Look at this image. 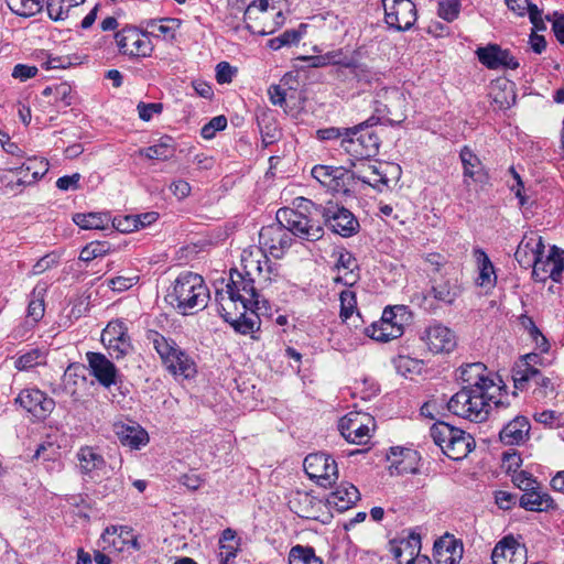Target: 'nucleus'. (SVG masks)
Instances as JSON below:
<instances>
[{
    "label": "nucleus",
    "instance_id": "obj_1",
    "mask_svg": "<svg viewBox=\"0 0 564 564\" xmlns=\"http://www.w3.org/2000/svg\"><path fill=\"white\" fill-rule=\"evenodd\" d=\"M166 299L182 315H192L207 306L209 290L199 274L186 271L175 279Z\"/></svg>",
    "mask_w": 564,
    "mask_h": 564
},
{
    "label": "nucleus",
    "instance_id": "obj_2",
    "mask_svg": "<svg viewBox=\"0 0 564 564\" xmlns=\"http://www.w3.org/2000/svg\"><path fill=\"white\" fill-rule=\"evenodd\" d=\"M449 412L459 417L473 421L484 422L491 411L499 414L500 411L509 409V404L501 400L494 401V395L489 391L478 389H460L447 402Z\"/></svg>",
    "mask_w": 564,
    "mask_h": 564
},
{
    "label": "nucleus",
    "instance_id": "obj_3",
    "mask_svg": "<svg viewBox=\"0 0 564 564\" xmlns=\"http://www.w3.org/2000/svg\"><path fill=\"white\" fill-rule=\"evenodd\" d=\"M286 0H254L245 10L246 29L258 35L274 33L285 23Z\"/></svg>",
    "mask_w": 564,
    "mask_h": 564
},
{
    "label": "nucleus",
    "instance_id": "obj_4",
    "mask_svg": "<svg viewBox=\"0 0 564 564\" xmlns=\"http://www.w3.org/2000/svg\"><path fill=\"white\" fill-rule=\"evenodd\" d=\"M299 207L311 215H321L324 223L341 237H351L359 229V221L355 215L344 206L328 202L326 205H317L304 197L296 198Z\"/></svg>",
    "mask_w": 564,
    "mask_h": 564
},
{
    "label": "nucleus",
    "instance_id": "obj_5",
    "mask_svg": "<svg viewBox=\"0 0 564 564\" xmlns=\"http://www.w3.org/2000/svg\"><path fill=\"white\" fill-rule=\"evenodd\" d=\"M254 283V278L240 274L239 270H231L226 291H221L225 294L224 303L226 305H234L236 310H238L237 303H239L245 308L254 307L261 310L264 307V311H270L269 302L261 297Z\"/></svg>",
    "mask_w": 564,
    "mask_h": 564
},
{
    "label": "nucleus",
    "instance_id": "obj_6",
    "mask_svg": "<svg viewBox=\"0 0 564 564\" xmlns=\"http://www.w3.org/2000/svg\"><path fill=\"white\" fill-rule=\"evenodd\" d=\"M148 338L153 343L167 370L174 376L189 378L195 375V364L174 340L165 338L158 332L151 330Z\"/></svg>",
    "mask_w": 564,
    "mask_h": 564
},
{
    "label": "nucleus",
    "instance_id": "obj_7",
    "mask_svg": "<svg viewBox=\"0 0 564 564\" xmlns=\"http://www.w3.org/2000/svg\"><path fill=\"white\" fill-rule=\"evenodd\" d=\"M410 318L411 313L404 305L386 307L381 318L365 328V334L377 341H390L403 335L404 326Z\"/></svg>",
    "mask_w": 564,
    "mask_h": 564
},
{
    "label": "nucleus",
    "instance_id": "obj_8",
    "mask_svg": "<svg viewBox=\"0 0 564 564\" xmlns=\"http://www.w3.org/2000/svg\"><path fill=\"white\" fill-rule=\"evenodd\" d=\"M321 215H311L297 206V209L280 208L276 220L283 224L292 236L307 241H316L323 237L324 229L315 219Z\"/></svg>",
    "mask_w": 564,
    "mask_h": 564
},
{
    "label": "nucleus",
    "instance_id": "obj_9",
    "mask_svg": "<svg viewBox=\"0 0 564 564\" xmlns=\"http://www.w3.org/2000/svg\"><path fill=\"white\" fill-rule=\"evenodd\" d=\"M369 121H375V118H369L349 128L354 133H349L348 138L346 137L340 142V148L357 160L362 161L364 159L375 156L379 151L380 139L377 133L370 129L372 126Z\"/></svg>",
    "mask_w": 564,
    "mask_h": 564
},
{
    "label": "nucleus",
    "instance_id": "obj_10",
    "mask_svg": "<svg viewBox=\"0 0 564 564\" xmlns=\"http://www.w3.org/2000/svg\"><path fill=\"white\" fill-rule=\"evenodd\" d=\"M215 300L217 302V311L221 315V317L229 323L236 332L247 335L253 334L256 330L260 328V315H268L270 311H264V307L261 310L251 307L245 308L240 306V311L237 314H232L230 312L234 305H226L224 303L225 294L223 292L216 291Z\"/></svg>",
    "mask_w": 564,
    "mask_h": 564
},
{
    "label": "nucleus",
    "instance_id": "obj_11",
    "mask_svg": "<svg viewBox=\"0 0 564 564\" xmlns=\"http://www.w3.org/2000/svg\"><path fill=\"white\" fill-rule=\"evenodd\" d=\"M544 249L545 246L542 237L531 231L523 236L514 252V258L522 268H532V278L534 280L544 279L540 276V270H544L541 262Z\"/></svg>",
    "mask_w": 564,
    "mask_h": 564
},
{
    "label": "nucleus",
    "instance_id": "obj_12",
    "mask_svg": "<svg viewBox=\"0 0 564 564\" xmlns=\"http://www.w3.org/2000/svg\"><path fill=\"white\" fill-rule=\"evenodd\" d=\"M242 270L240 274L258 278L259 284L269 285L279 275L276 263L272 262L264 252L258 250L257 252L243 251L242 254Z\"/></svg>",
    "mask_w": 564,
    "mask_h": 564
},
{
    "label": "nucleus",
    "instance_id": "obj_13",
    "mask_svg": "<svg viewBox=\"0 0 564 564\" xmlns=\"http://www.w3.org/2000/svg\"><path fill=\"white\" fill-rule=\"evenodd\" d=\"M303 467L305 474L324 488L332 486L338 477L336 462L324 453L307 455L304 459Z\"/></svg>",
    "mask_w": 564,
    "mask_h": 564
},
{
    "label": "nucleus",
    "instance_id": "obj_14",
    "mask_svg": "<svg viewBox=\"0 0 564 564\" xmlns=\"http://www.w3.org/2000/svg\"><path fill=\"white\" fill-rule=\"evenodd\" d=\"M384 22L397 31L410 30L416 19V7L411 0H381Z\"/></svg>",
    "mask_w": 564,
    "mask_h": 564
},
{
    "label": "nucleus",
    "instance_id": "obj_15",
    "mask_svg": "<svg viewBox=\"0 0 564 564\" xmlns=\"http://www.w3.org/2000/svg\"><path fill=\"white\" fill-rule=\"evenodd\" d=\"M373 417L364 412H349L340 419L338 429L344 438L352 444H367L371 437Z\"/></svg>",
    "mask_w": 564,
    "mask_h": 564
},
{
    "label": "nucleus",
    "instance_id": "obj_16",
    "mask_svg": "<svg viewBox=\"0 0 564 564\" xmlns=\"http://www.w3.org/2000/svg\"><path fill=\"white\" fill-rule=\"evenodd\" d=\"M260 251L269 252L273 258L280 259L292 245V237L289 230L275 221L262 227L259 232Z\"/></svg>",
    "mask_w": 564,
    "mask_h": 564
},
{
    "label": "nucleus",
    "instance_id": "obj_17",
    "mask_svg": "<svg viewBox=\"0 0 564 564\" xmlns=\"http://www.w3.org/2000/svg\"><path fill=\"white\" fill-rule=\"evenodd\" d=\"M120 53L131 57L149 56L153 50L150 37L135 28H124L116 33Z\"/></svg>",
    "mask_w": 564,
    "mask_h": 564
},
{
    "label": "nucleus",
    "instance_id": "obj_18",
    "mask_svg": "<svg viewBox=\"0 0 564 564\" xmlns=\"http://www.w3.org/2000/svg\"><path fill=\"white\" fill-rule=\"evenodd\" d=\"M312 176L329 192H349L350 172L344 166L315 165Z\"/></svg>",
    "mask_w": 564,
    "mask_h": 564
},
{
    "label": "nucleus",
    "instance_id": "obj_19",
    "mask_svg": "<svg viewBox=\"0 0 564 564\" xmlns=\"http://www.w3.org/2000/svg\"><path fill=\"white\" fill-rule=\"evenodd\" d=\"M15 402L40 421L45 420L55 408V401L52 398L34 388L22 390Z\"/></svg>",
    "mask_w": 564,
    "mask_h": 564
},
{
    "label": "nucleus",
    "instance_id": "obj_20",
    "mask_svg": "<svg viewBox=\"0 0 564 564\" xmlns=\"http://www.w3.org/2000/svg\"><path fill=\"white\" fill-rule=\"evenodd\" d=\"M383 101H375V115L370 118H375V121H369L371 126L377 124L379 121L384 120L389 123H399L403 120V112H397L395 107L401 106L404 102L403 96L397 89H384Z\"/></svg>",
    "mask_w": 564,
    "mask_h": 564
},
{
    "label": "nucleus",
    "instance_id": "obj_21",
    "mask_svg": "<svg viewBox=\"0 0 564 564\" xmlns=\"http://www.w3.org/2000/svg\"><path fill=\"white\" fill-rule=\"evenodd\" d=\"M476 55L479 62L489 69H517L518 59L509 50H503L498 44H488L485 47H478Z\"/></svg>",
    "mask_w": 564,
    "mask_h": 564
},
{
    "label": "nucleus",
    "instance_id": "obj_22",
    "mask_svg": "<svg viewBox=\"0 0 564 564\" xmlns=\"http://www.w3.org/2000/svg\"><path fill=\"white\" fill-rule=\"evenodd\" d=\"M327 65L338 66L336 69V76H345L347 70L358 82H369L371 74L365 64L359 63L356 58L348 56L343 50H334L325 53Z\"/></svg>",
    "mask_w": 564,
    "mask_h": 564
},
{
    "label": "nucleus",
    "instance_id": "obj_23",
    "mask_svg": "<svg viewBox=\"0 0 564 564\" xmlns=\"http://www.w3.org/2000/svg\"><path fill=\"white\" fill-rule=\"evenodd\" d=\"M421 338L433 354H448L456 347L455 334L440 323L426 327Z\"/></svg>",
    "mask_w": 564,
    "mask_h": 564
},
{
    "label": "nucleus",
    "instance_id": "obj_24",
    "mask_svg": "<svg viewBox=\"0 0 564 564\" xmlns=\"http://www.w3.org/2000/svg\"><path fill=\"white\" fill-rule=\"evenodd\" d=\"M459 378L464 386L462 389H478L490 391L496 387L494 380L489 377L488 370L482 362L466 364L459 368Z\"/></svg>",
    "mask_w": 564,
    "mask_h": 564
},
{
    "label": "nucleus",
    "instance_id": "obj_25",
    "mask_svg": "<svg viewBox=\"0 0 564 564\" xmlns=\"http://www.w3.org/2000/svg\"><path fill=\"white\" fill-rule=\"evenodd\" d=\"M86 359L90 368V373L101 386L109 388L112 384H117V368L105 355L89 351L86 354Z\"/></svg>",
    "mask_w": 564,
    "mask_h": 564
},
{
    "label": "nucleus",
    "instance_id": "obj_26",
    "mask_svg": "<svg viewBox=\"0 0 564 564\" xmlns=\"http://www.w3.org/2000/svg\"><path fill=\"white\" fill-rule=\"evenodd\" d=\"M525 553L513 538H505L492 550V564H524Z\"/></svg>",
    "mask_w": 564,
    "mask_h": 564
},
{
    "label": "nucleus",
    "instance_id": "obj_27",
    "mask_svg": "<svg viewBox=\"0 0 564 564\" xmlns=\"http://www.w3.org/2000/svg\"><path fill=\"white\" fill-rule=\"evenodd\" d=\"M530 422L525 416L516 415L499 433L505 445H521L529 440Z\"/></svg>",
    "mask_w": 564,
    "mask_h": 564
},
{
    "label": "nucleus",
    "instance_id": "obj_28",
    "mask_svg": "<svg viewBox=\"0 0 564 564\" xmlns=\"http://www.w3.org/2000/svg\"><path fill=\"white\" fill-rule=\"evenodd\" d=\"M541 262L544 270H540V276L544 279L535 281L545 282L551 279L554 282H560L564 271V251L556 246H552L549 254L541 257Z\"/></svg>",
    "mask_w": 564,
    "mask_h": 564
},
{
    "label": "nucleus",
    "instance_id": "obj_29",
    "mask_svg": "<svg viewBox=\"0 0 564 564\" xmlns=\"http://www.w3.org/2000/svg\"><path fill=\"white\" fill-rule=\"evenodd\" d=\"M421 550V538L411 533L406 539L391 542V553L398 564H412Z\"/></svg>",
    "mask_w": 564,
    "mask_h": 564
},
{
    "label": "nucleus",
    "instance_id": "obj_30",
    "mask_svg": "<svg viewBox=\"0 0 564 564\" xmlns=\"http://www.w3.org/2000/svg\"><path fill=\"white\" fill-rule=\"evenodd\" d=\"M459 294H460V288L455 280L432 279L431 280V290L429 291L425 299L427 296H432L434 300H436L440 303H443L445 305H452L455 302V300L459 296Z\"/></svg>",
    "mask_w": 564,
    "mask_h": 564
},
{
    "label": "nucleus",
    "instance_id": "obj_31",
    "mask_svg": "<svg viewBox=\"0 0 564 564\" xmlns=\"http://www.w3.org/2000/svg\"><path fill=\"white\" fill-rule=\"evenodd\" d=\"M433 551L437 564H458L463 556V545L452 539L436 541Z\"/></svg>",
    "mask_w": 564,
    "mask_h": 564
},
{
    "label": "nucleus",
    "instance_id": "obj_32",
    "mask_svg": "<svg viewBox=\"0 0 564 564\" xmlns=\"http://www.w3.org/2000/svg\"><path fill=\"white\" fill-rule=\"evenodd\" d=\"M360 499L358 489L349 482L339 485L327 497V503L343 512L351 508Z\"/></svg>",
    "mask_w": 564,
    "mask_h": 564
},
{
    "label": "nucleus",
    "instance_id": "obj_33",
    "mask_svg": "<svg viewBox=\"0 0 564 564\" xmlns=\"http://www.w3.org/2000/svg\"><path fill=\"white\" fill-rule=\"evenodd\" d=\"M115 433L120 443L130 448L137 449L149 442L148 433L140 425L118 423Z\"/></svg>",
    "mask_w": 564,
    "mask_h": 564
},
{
    "label": "nucleus",
    "instance_id": "obj_34",
    "mask_svg": "<svg viewBox=\"0 0 564 564\" xmlns=\"http://www.w3.org/2000/svg\"><path fill=\"white\" fill-rule=\"evenodd\" d=\"M474 437L458 429V433L452 436L449 445H445L443 453L453 460L465 458L475 448Z\"/></svg>",
    "mask_w": 564,
    "mask_h": 564
},
{
    "label": "nucleus",
    "instance_id": "obj_35",
    "mask_svg": "<svg viewBox=\"0 0 564 564\" xmlns=\"http://www.w3.org/2000/svg\"><path fill=\"white\" fill-rule=\"evenodd\" d=\"M459 158L463 165L464 183L469 185L468 178L475 182H482L486 178V174L482 171V164L479 158L473 152V150L465 145L459 152Z\"/></svg>",
    "mask_w": 564,
    "mask_h": 564
},
{
    "label": "nucleus",
    "instance_id": "obj_36",
    "mask_svg": "<svg viewBox=\"0 0 564 564\" xmlns=\"http://www.w3.org/2000/svg\"><path fill=\"white\" fill-rule=\"evenodd\" d=\"M519 506L528 511L543 512L554 508L552 497L540 489H531L522 494Z\"/></svg>",
    "mask_w": 564,
    "mask_h": 564
},
{
    "label": "nucleus",
    "instance_id": "obj_37",
    "mask_svg": "<svg viewBox=\"0 0 564 564\" xmlns=\"http://www.w3.org/2000/svg\"><path fill=\"white\" fill-rule=\"evenodd\" d=\"M335 267L339 272L344 271V274L335 278V282H340L348 286H352L356 283L358 279V274L355 273V269L358 267L357 260L349 251L340 250L338 252Z\"/></svg>",
    "mask_w": 564,
    "mask_h": 564
},
{
    "label": "nucleus",
    "instance_id": "obj_38",
    "mask_svg": "<svg viewBox=\"0 0 564 564\" xmlns=\"http://www.w3.org/2000/svg\"><path fill=\"white\" fill-rule=\"evenodd\" d=\"M340 301V318L345 323H349L354 327L359 326V322H361V316L357 311V299L354 291L350 289H345L340 292L339 295Z\"/></svg>",
    "mask_w": 564,
    "mask_h": 564
},
{
    "label": "nucleus",
    "instance_id": "obj_39",
    "mask_svg": "<svg viewBox=\"0 0 564 564\" xmlns=\"http://www.w3.org/2000/svg\"><path fill=\"white\" fill-rule=\"evenodd\" d=\"M46 285L45 284H36L31 292L30 301L28 304L26 316L31 319L32 324H37L44 316L45 313V303L44 297L46 294Z\"/></svg>",
    "mask_w": 564,
    "mask_h": 564
},
{
    "label": "nucleus",
    "instance_id": "obj_40",
    "mask_svg": "<svg viewBox=\"0 0 564 564\" xmlns=\"http://www.w3.org/2000/svg\"><path fill=\"white\" fill-rule=\"evenodd\" d=\"M77 459L79 462L80 471L86 475L101 469L106 463L99 452L90 446L80 447L77 452Z\"/></svg>",
    "mask_w": 564,
    "mask_h": 564
},
{
    "label": "nucleus",
    "instance_id": "obj_41",
    "mask_svg": "<svg viewBox=\"0 0 564 564\" xmlns=\"http://www.w3.org/2000/svg\"><path fill=\"white\" fill-rule=\"evenodd\" d=\"M138 154L141 156H145L147 159L150 160L166 161L174 154L172 138L164 137L156 144L148 147L145 149H140L138 151Z\"/></svg>",
    "mask_w": 564,
    "mask_h": 564
},
{
    "label": "nucleus",
    "instance_id": "obj_42",
    "mask_svg": "<svg viewBox=\"0 0 564 564\" xmlns=\"http://www.w3.org/2000/svg\"><path fill=\"white\" fill-rule=\"evenodd\" d=\"M361 170L350 172V180L358 178L362 183L368 184L372 187H377L379 184H388V178L379 172L376 165L361 162Z\"/></svg>",
    "mask_w": 564,
    "mask_h": 564
},
{
    "label": "nucleus",
    "instance_id": "obj_43",
    "mask_svg": "<svg viewBox=\"0 0 564 564\" xmlns=\"http://www.w3.org/2000/svg\"><path fill=\"white\" fill-rule=\"evenodd\" d=\"M475 256L479 267L478 284L480 286H492L497 279L492 262L487 253L480 249L475 251Z\"/></svg>",
    "mask_w": 564,
    "mask_h": 564
},
{
    "label": "nucleus",
    "instance_id": "obj_44",
    "mask_svg": "<svg viewBox=\"0 0 564 564\" xmlns=\"http://www.w3.org/2000/svg\"><path fill=\"white\" fill-rule=\"evenodd\" d=\"M85 0H47L46 10L54 21H64L68 18L72 8L82 4Z\"/></svg>",
    "mask_w": 564,
    "mask_h": 564
},
{
    "label": "nucleus",
    "instance_id": "obj_45",
    "mask_svg": "<svg viewBox=\"0 0 564 564\" xmlns=\"http://www.w3.org/2000/svg\"><path fill=\"white\" fill-rule=\"evenodd\" d=\"M456 433H458L457 427L442 421L434 423L430 430L431 437L434 443L442 448V451L445 449V445L451 444L452 436Z\"/></svg>",
    "mask_w": 564,
    "mask_h": 564
},
{
    "label": "nucleus",
    "instance_id": "obj_46",
    "mask_svg": "<svg viewBox=\"0 0 564 564\" xmlns=\"http://www.w3.org/2000/svg\"><path fill=\"white\" fill-rule=\"evenodd\" d=\"M9 9L17 15L29 18L41 12L44 0H6Z\"/></svg>",
    "mask_w": 564,
    "mask_h": 564
},
{
    "label": "nucleus",
    "instance_id": "obj_47",
    "mask_svg": "<svg viewBox=\"0 0 564 564\" xmlns=\"http://www.w3.org/2000/svg\"><path fill=\"white\" fill-rule=\"evenodd\" d=\"M74 223L82 229H104L109 218L102 213H88V214H75L73 217Z\"/></svg>",
    "mask_w": 564,
    "mask_h": 564
},
{
    "label": "nucleus",
    "instance_id": "obj_48",
    "mask_svg": "<svg viewBox=\"0 0 564 564\" xmlns=\"http://www.w3.org/2000/svg\"><path fill=\"white\" fill-rule=\"evenodd\" d=\"M289 564H322L310 546L295 545L290 550Z\"/></svg>",
    "mask_w": 564,
    "mask_h": 564
},
{
    "label": "nucleus",
    "instance_id": "obj_49",
    "mask_svg": "<svg viewBox=\"0 0 564 564\" xmlns=\"http://www.w3.org/2000/svg\"><path fill=\"white\" fill-rule=\"evenodd\" d=\"M295 508V512L302 518H313V508L316 503L314 497L306 492H296L294 499L291 501Z\"/></svg>",
    "mask_w": 564,
    "mask_h": 564
},
{
    "label": "nucleus",
    "instance_id": "obj_50",
    "mask_svg": "<svg viewBox=\"0 0 564 564\" xmlns=\"http://www.w3.org/2000/svg\"><path fill=\"white\" fill-rule=\"evenodd\" d=\"M42 364H45V354L41 349H32L15 360V368L28 370Z\"/></svg>",
    "mask_w": 564,
    "mask_h": 564
},
{
    "label": "nucleus",
    "instance_id": "obj_51",
    "mask_svg": "<svg viewBox=\"0 0 564 564\" xmlns=\"http://www.w3.org/2000/svg\"><path fill=\"white\" fill-rule=\"evenodd\" d=\"M302 32L299 30H286L281 35L270 39L268 41V46L274 51L284 46H291L292 44L299 43L302 39Z\"/></svg>",
    "mask_w": 564,
    "mask_h": 564
},
{
    "label": "nucleus",
    "instance_id": "obj_52",
    "mask_svg": "<svg viewBox=\"0 0 564 564\" xmlns=\"http://www.w3.org/2000/svg\"><path fill=\"white\" fill-rule=\"evenodd\" d=\"M522 367L513 370L514 388L518 390H523L525 384L538 375V369L533 368L529 362L523 364Z\"/></svg>",
    "mask_w": 564,
    "mask_h": 564
},
{
    "label": "nucleus",
    "instance_id": "obj_53",
    "mask_svg": "<svg viewBox=\"0 0 564 564\" xmlns=\"http://www.w3.org/2000/svg\"><path fill=\"white\" fill-rule=\"evenodd\" d=\"M109 251V246L106 242H90L79 253V260L89 262L97 257H101Z\"/></svg>",
    "mask_w": 564,
    "mask_h": 564
},
{
    "label": "nucleus",
    "instance_id": "obj_54",
    "mask_svg": "<svg viewBox=\"0 0 564 564\" xmlns=\"http://www.w3.org/2000/svg\"><path fill=\"white\" fill-rule=\"evenodd\" d=\"M512 482L524 492L531 489H540V482L528 471L520 470L512 476Z\"/></svg>",
    "mask_w": 564,
    "mask_h": 564
},
{
    "label": "nucleus",
    "instance_id": "obj_55",
    "mask_svg": "<svg viewBox=\"0 0 564 564\" xmlns=\"http://www.w3.org/2000/svg\"><path fill=\"white\" fill-rule=\"evenodd\" d=\"M459 0H441L438 2V15L447 21H454L459 14Z\"/></svg>",
    "mask_w": 564,
    "mask_h": 564
},
{
    "label": "nucleus",
    "instance_id": "obj_56",
    "mask_svg": "<svg viewBox=\"0 0 564 564\" xmlns=\"http://www.w3.org/2000/svg\"><path fill=\"white\" fill-rule=\"evenodd\" d=\"M128 336L126 327L122 323L110 322L101 333V343L107 344Z\"/></svg>",
    "mask_w": 564,
    "mask_h": 564
},
{
    "label": "nucleus",
    "instance_id": "obj_57",
    "mask_svg": "<svg viewBox=\"0 0 564 564\" xmlns=\"http://www.w3.org/2000/svg\"><path fill=\"white\" fill-rule=\"evenodd\" d=\"M104 346L108 349L109 355L115 359L123 358L131 348L129 336L122 337L120 339L117 338L110 344H104Z\"/></svg>",
    "mask_w": 564,
    "mask_h": 564
},
{
    "label": "nucleus",
    "instance_id": "obj_58",
    "mask_svg": "<svg viewBox=\"0 0 564 564\" xmlns=\"http://www.w3.org/2000/svg\"><path fill=\"white\" fill-rule=\"evenodd\" d=\"M227 127V118L225 116H216L207 122L200 130L204 139L210 140L215 137L217 131H221Z\"/></svg>",
    "mask_w": 564,
    "mask_h": 564
},
{
    "label": "nucleus",
    "instance_id": "obj_59",
    "mask_svg": "<svg viewBox=\"0 0 564 564\" xmlns=\"http://www.w3.org/2000/svg\"><path fill=\"white\" fill-rule=\"evenodd\" d=\"M53 98L55 102L62 104L64 107H68L73 102L72 87L67 83H59L54 85Z\"/></svg>",
    "mask_w": 564,
    "mask_h": 564
},
{
    "label": "nucleus",
    "instance_id": "obj_60",
    "mask_svg": "<svg viewBox=\"0 0 564 564\" xmlns=\"http://www.w3.org/2000/svg\"><path fill=\"white\" fill-rule=\"evenodd\" d=\"M349 133H354L349 128H325L317 130V137L319 140H335V139H345L348 138Z\"/></svg>",
    "mask_w": 564,
    "mask_h": 564
},
{
    "label": "nucleus",
    "instance_id": "obj_61",
    "mask_svg": "<svg viewBox=\"0 0 564 564\" xmlns=\"http://www.w3.org/2000/svg\"><path fill=\"white\" fill-rule=\"evenodd\" d=\"M139 280V276H116L108 280V286L117 292H123L133 286Z\"/></svg>",
    "mask_w": 564,
    "mask_h": 564
},
{
    "label": "nucleus",
    "instance_id": "obj_62",
    "mask_svg": "<svg viewBox=\"0 0 564 564\" xmlns=\"http://www.w3.org/2000/svg\"><path fill=\"white\" fill-rule=\"evenodd\" d=\"M137 108L140 119H142L143 121H149L152 119L154 113H160L162 111L163 106L160 102H139Z\"/></svg>",
    "mask_w": 564,
    "mask_h": 564
},
{
    "label": "nucleus",
    "instance_id": "obj_63",
    "mask_svg": "<svg viewBox=\"0 0 564 564\" xmlns=\"http://www.w3.org/2000/svg\"><path fill=\"white\" fill-rule=\"evenodd\" d=\"M170 191L180 200L189 196L192 187L188 182L184 180H176L171 183Z\"/></svg>",
    "mask_w": 564,
    "mask_h": 564
},
{
    "label": "nucleus",
    "instance_id": "obj_64",
    "mask_svg": "<svg viewBox=\"0 0 564 564\" xmlns=\"http://www.w3.org/2000/svg\"><path fill=\"white\" fill-rule=\"evenodd\" d=\"M534 420L545 426L553 427L558 425L560 415L553 410H544L534 414Z\"/></svg>",
    "mask_w": 564,
    "mask_h": 564
}]
</instances>
